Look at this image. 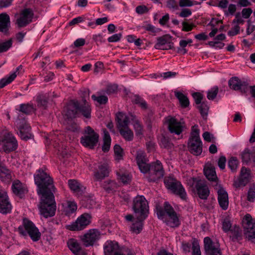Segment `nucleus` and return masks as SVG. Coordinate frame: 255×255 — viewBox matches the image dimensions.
<instances>
[{
    "mask_svg": "<svg viewBox=\"0 0 255 255\" xmlns=\"http://www.w3.org/2000/svg\"><path fill=\"white\" fill-rule=\"evenodd\" d=\"M46 168L42 167L36 171L34 175V182L37 186V193L39 195L49 194L50 192L54 193L56 188L53 185L52 178L45 171Z\"/></svg>",
    "mask_w": 255,
    "mask_h": 255,
    "instance_id": "f257e3e1",
    "label": "nucleus"
},
{
    "mask_svg": "<svg viewBox=\"0 0 255 255\" xmlns=\"http://www.w3.org/2000/svg\"><path fill=\"white\" fill-rule=\"evenodd\" d=\"M40 201L38 205L39 214L44 218L55 216L56 211V203L54 193L40 195Z\"/></svg>",
    "mask_w": 255,
    "mask_h": 255,
    "instance_id": "f03ea898",
    "label": "nucleus"
},
{
    "mask_svg": "<svg viewBox=\"0 0 255 255\" xmlns=\"http://www.w3.org/2000/svg\"><path fill=\"white\" fill-rule=\"evenodd\" d=\"M156 210L158 219L162 220L167 225L174 228L180 225L177 213L168 202H164V208L157 207Z\"/></svg>",
    "mask_w": 255,
    "mask_h": 255,
    "instance_id": "7ed1b4c3",
    "label": "nucleus"
},
{
    "mask_svg": "<svg viewBox=\"0 0 255 255\" xmlns=\"http://www.w3.org/2000/svg\"><path fill=\"white\" fill-rule=\"evenodd\" d=\"M0 145L5 153H10L18 147L17 141L13 134L5 128L0 131Z\"/></svg>",
    "mask_w": 255,
    "mask_h": 255,
    "instance_id": "20e7f679",
    "label": "nucleus"
},
{
    "mask_svg": "<svg viewBox=\"0 0 255 255\" xmlns=\"http://www.w3.org/2000/svg\"><path fill=\"white\" fill-rule=\"evenodd\" d=\"M200 130L197 125L192 127L188 142L189 151L194 155H199L202 152V142L199 136Z\"/></svg>",
    "mask_w": 255,
    "mask_h": 255,
    "instance_id": "39448f33",
    "label": "nucleus"
},
{
    "mask_svg": "<svg viewBox=\"0 0 255 255\" xmlns=\"http://www.w3.org/2000/svg\"><path fill=\"white\" fill-rule=\"evenodd\" d=\"M146 168L145 177L149 182H156L164 176L163 166L159 160L148 164Z\"/></svg>",
    "mask_w": 255,
    "mask_h": 255,
    "instance_id": "423d86ee",
    "label": "nucleus"
},
{
    "mask_svg": "<svg viewBox=\"0 0 255 255\" xmlns=\"http://www.w3.org/2000/svg\"><path fill=\"white\" fill-rule=\"evenodd\" d=\"M132 209L137 217L145 219L149 213L148 203L142 195L136 196L133 200Z\"/></svg>",
    "mask_w": 255,
    "mask_h": 255,
    "instance_id": "0eeeda50",
    "label": "nucleus"
},
{
    "mask_svg": "<svg viewBox=\"0 0 255 255\" xmlns=\"http://www.w3.org/2000/svg\"><path fill=\"white\" fill-rule=\"evenodd\" d=\"M164 183L168 189L170 190L174 194L180 197L181 199L186 200V192L180 181L173 178L166 177L164 179Z\"/></svg>",
    "mask_w": 255,
    "mask_h": 255,
    "instance_id": "6e6552de",
    "label": "nucleus"
},
{
    "mask_svg": "<svg viewBox=\"0 0 255 255\" xmlns=\"http://www.w3.org/2000/svg\"><path fill=\"white\" fill-rule=\"evenodd\" d=\"M110 167L107 162L95 164L93 169L94 181H101L109 175Z\"/></svg>",
    "mask_w": 255,
    "mask_h": 255,
    "instance_id": "1a4fd4ad",
    "label": "nucleus"
},
{
    "mask_svg": "<svg viewBox=\"0 0 255 255\" xmlns=\"http://www.w3.org/2000/svg\"><path fill=\"white\" fill-rule=\"evenodd\" d=\"M244 234L249 240L255 239V223L250 214H247L243 220Z\"/></svg>",
    "mask_w": 255,
    "mask_h": 255,
    "instance_id": "9d476101",
    "label": "nucleus"
},
{
    "mask_svg": "<svg viewBox=\"0 0 255 255\" xmlns=\"http://www.w3.org/2000/svg\"><path fill=\"white\" fill-rule=\"evenodd\" d=\"M101 238V233L96 229H90L84 235L81 236V240L85 247L93 246Z\"/></svg>",
    "mask_w": 255,
    "mask_h": 255,
    "instance_id": "9b49d317",
    "label": "nucleus"
},
{
    "mask_svg": "<svg viewBox=\"0 0 255 255\" xmlns=\"http://www.w3.org/2000/svg\"><path fill=\"white\" fill-rule=\"evenodd\" d=\"M190 181H192V184H195V188L199 197L206 200L210 194V191L205 182L195 178H192Z\"/></svg>",
    "mask_w": 255,
    "mask_h": 255,
    "instance_id": "f8f14e48",
    "label": "nucleus"
},
{
    "mask_svg": "<svg viewBox=\"0 0 255 255\" xmlns=\"http://www.w3.org/2000/svg\"><path fill=\"white\" fill-rule=\"evenodd\" d=\"M91 222V215L88 213H84L70 226L69 229L71 231L82 230L86 228Z\"/></svg>",
    "mask_w": 255,
    "mask_h": 255,
    "instance_id": "ddd939ff",
    "label": "nucleus"
},
{
    "mask_svg": "<svg viewBox=\"0 0 255 255\" xmlns=\"http://www.w3.org/2000/svg\"><path fill=\"white\" fill-rule=\"evenodd\" d=\"M166 122L168 125V128L171 133L179 135L184 129V123L178 121L176 119L170 116L166 118Z\"/></svg>",
    "mask_w": 255,
    "mask_h": 255,
    "instance_id": "4468645a",
    "label": "nucleus"
},
{
    "mask_svg": "<svg viewBox=\"0 0 255 255\" xmlns=\"http://www.w3.org/2000/svg\"><path fill=\"white\" fill-rule=\"evenodd\" d=\"M204 244L206 255H222L219 245L213 242L209 237L204 238Z\"/></svg>",
    "mask_w": 255,
    "mask_h": 255,
    "instance_id": "2eb2a0df",
    "label": "nucleus"
},
{
    "mask_svg": "<svg viewBox=\"0 0 255 255\" xmlns=\"http://www.w3.org/2000/svg\"><path fill=\"white\" fill-rule=\"evenodd\" d=\"M32 21V10L31 8H26L22 9L18 16L17 17L15 24L18 27L26 26Z\"/></svg>",
    "mask_w": 255,
    "mask_h": 255,
    "instance_id": "dca6fc26",
    "label": "nucleus"
},
{
    "mask_svg": "<svg viewBox=\"0 0 255 255\" xmlns=\"http://www.w3.org/2000/svg\"><path fill=\"white\" fill-rule=\"evenodd\" d=\"M15 125L19 130V135L22 139L26 140L30 138L31 127L24 119L21 120L17 118L15 121Z\"/></svg>",
    "mask_w": 255,
    "mask_h": 255,
    "instance_id": "f3484780",
    "label": "nucleus"
},
{
    "mask_svg": "<svg viewBox=\"0 0 255 255\" xmlns=\"http://www.w3.org/2000/svg\"><path fill=\"white\" fill-rule=\"evenodd\" d=\"M192 97L197 105H199L198 108L204 119H206L209 107L206 102L201 103L203 99V95L199 92H195L192 94Z\"/></svg>",
    "mask_w": 255,
    "mask_h": 255,
    "instance_id": "a211bd4d",
    "label": "nucleus"
},
{
    "mask_svg": "<svg viewBox=\"0 0 255 255\" xmlns=\"http://www.w3.org/2000/svg\"><path fill=\"white\" fill-rule=\"evenodd\" d=\"M228 84L231 89L235 91L240 90L242 94L246 93L248 89L247 82L241 81L237 77L231 78L228 81Z\"/></svg>",
    "mask_w": 255,
    "mask_h": 255,
    "instance_id": "6ab92c4d",
    "label": "nucleus"
},
{
    "mask_svg": "<svg viewBox=\"0 0 255 255\" xmlns=\"http://www.w3.org/2000/svg\"><path fill=\"white\" fill-rule=\"evenodd\" d=\"M171 36L166 34L157 38V42L154 45L156 49L168 50L173 48V43L171 41Z\"/></svg>",
    "mask_w": 255,
    "mask_h": 255,
    "instance_id": "aec40b11",
    "label": "nucleus"
},
{
    "mask_svg": "<svg viewBox=\"0 0 255 255\" xmlns=\"http://www.w3.org/2000/svg\"><path fill=\"white\" fill-rule=\"evenodd\" d=\"M12 206L6 192L0 191V213L6 214L11 212Z\"/></svg>",
    "mask_w": 255,
    "mask_h": 255,
    "instance_id": "412c9836",
    "label": "nucleus"
},
{
    "mask_svg": "<svg viewBox=\"0 0 255 255\" xmlns=\"http://www.w3.org/2000/svg\"><path fill=\"white\" fill-rule=\"evenodd\" d=\"M17 231L20 236L25 237L28 235L32 239V222L26 218H23L22 225Z\"/></svg>",
    "mask_w": 255,
    "mask_h": 255,
    "instance_id": "4be33fe9",
    "label": "nucleus"
},
{
    "mask_svg": "<svg viewBox=\"0 0 255 255\" xmlns=\"http://www.w3.org/2000/svg\"><path fill=\"white\" fill-rule=\"evenodd\" d=\"M105 255H120L122 251L118 243L115 241H107L104 246Z\"/></svg>",
    "mask_w": 255,
    "mask_h": 255,
    "instance_id": "5701e85b",
    "label": "nucleus"
},
{
    "mask_svg": "<svg viewBox=\"0 0 255 255\" xmlns=\"http://www.w3.org/2000/svg\"><path fill=\"white\" fill-rule=\"evenodd\" d=\"M250 179V170L243 167L241 169L239 179L234 182V186L236 188L245 186L249 182Z\"/></svg>",
    "mask_w": 255,
    "mask_h": 255,
    "instance_id": "b1692460",
    "label": "nucleus"
},
{
    "mask_svg": "<svg viewBox=\"0 0 255 255\" xmlns=\"http://www.w3.org/2000/svg\"><path fill=\"white\" fill-rule=\"evenodd\" d=\"M99 134L92 135L82 136L80 138V142L85 147L93 148L97 144L99 140Z\"/></svg>",
    "mask_w": 255,
    "mask_h": 255,
    "instance_id": "393cba45",
    "label": "nucleus"
},
{
    "mask_svg": "<svg viewBox=\"0 0 255 255\" xmlns=\"http://www.w3.org/2000/svg\"><path fill=\"white\" fill-rule=\"evenodd\" d=\"M218 200L220 207L224 210H226L229 206L228 194L222 187L218 190Z\"/></svg>",
    "mask_w": 255,
    "mask_h": 255,
    "instance_id": "a878e982",
    "label": "nucleus"
},
{
    "mask_svg": "<svg viewBox=\"0 0 255 255\" xmlns=\"http://www.w3.org/2000/svg\"><path fill=\"white\" fill-rule=\"evenodd\" d=\"M136 160L140 171L145 174L146 167L149 164L147 163L146 154L143 150H139L137 151Z\"/></svg>",
    "mask_w": 255,
    "mask_h": 255,
    "instance_id": "bb28decb",
    "label": "nucleus"
},
{
    "mask_svg": "<svg viewBox=\"0 0 255 255\" xmlns=\"http://www.w3.org/2000/svg\"><path fill=\"white\" fill-rule=\"evenodd\" d=\"M11 189L13 193L21 198L27 192L26 186L18 180L13 182Z\"/></svg>",
    "mask_w": 255,
    "mask_h": 255,
    "instance_id": "cd10ccee",
    "label": "nucleus"
},
{
    "mask_svg": "<svg viewBox=\"0 0 255 255\" xmlns=\"http://www.w3.org/2000/svg\"><path fill=\"white\" fill-rule=\"evenodd\" d=\"M74 107L78 109V111L81 113L84 117L87 119L90 118L91 108L85 99L84 100V103H82L81 104L78 101H75Z\"/></svg>",
    "mask_w": 255,
    "mask_h": 255,
    "instance_id": "c85d7f7f",
    "label": "nucleus"
},
{
    "mask_svg": "<svg viewBox=\"0 0 255 255\" xmlns=\"http://www.w3.org/2000/svg\"><path fill=\"white\" fill-rule=\"evenodd\" d=\"M10 27L9 16L6 13L0 14V32L4 34L8 32Z\"/></svg>",
    "mask_w": 255,
    "mask_h": 255,
    "instance_id": "c756f323",
    "label": "nucleus"
},
{
    "mask_svg": "<svg viewBox=\"0 0 255 255\" xmlns=\"http://www.w3.org/2000/svg\"><path fill=\"white\" fill-rule=\"evenodd\" d=\"M63 212L66 216H70L75 212L77 209V205L74 201L67 200L62 203Z\"/></svg>",
    "mask_w": 255,
    "mask_h": 255,
    "instance_id": "7c9ffc66",
    "label": "nucleus"
},
{
    "mask_svg": "<svg viewBox=\"0 0 255 255\" xmlns=\"http://www.w3.org/2000/svg\"><path fill=\"white\" fill-rule=\"evenodd\" d=\"M0 178L4 182L9 181L11 178L9 170L5 167L3 163L0 161Z\"/></svg>",
    "mask_w": 255,
    "mask_h": 255,
    "instance_id": "2f4dec72",
    "label": "nucleus"
},
{
    "mask_svg": "<svg viewBox=\"0 0 255 255\" xmlns=\"http://www.w3.org/2000/svg\"><path fill=\"white\" fill-rule=\"evenodd\" d=\"M204 172L205 175L209 180L215 181L217 179L214 167L212 166L206 167L204 168Z\"/></svg>",
    "mask_w": 255,
    "mask_h": 255,
    "instance_id": "473e14b6",
    "label": "nucleus"
},
{
    "mask_svg": "<svg viewBox=\"0 0 255 255\" xmlns=\"http://www.w3.org/2000/svg\"><path fill=\"white\" fill-rule=\"evenodd\" d=\"M104 132V137H103V141L104 143L102 146V150L106 152H108L111 146V138L109 132L106 129H103Z\"/></svg>",
    "mask_w": 255,
    "mask_h": 255,
    "instance_id": "72a5a7b5",
    "label": "nucleus"
},
{
    "mask_svg": "<svg viewBox=\"0 0 255 255\" xmlns=\"http://www.w3.org/2000/svg\"><path fill=\"white\" fill-rule=\"evenodd\" d=\"M118 120V128L120 130V128H128V125L129 123L128 118L125 116L123 114L120 113L117 117Z\"/></svg>",
    "mask_w": 255,
    "mask_h": 255,
    "instance_id": "f704fd0d",
    "label": "nucleus"
},
{
    "mask_svg": "<svg viewBox=\"0 0 255 255\" xmlns=\"http://www.w3.org/2000/svg\"><path fill=\"white\" fill-rule=\"evenodd\" d=\"M144 220L140 217H137V221L133 223L130 227L131 231L136 234L140 233L143 228V221Z\"/></svg>",
    "mask_w": 255,
    "mask_h": 255,
    "instance_id": "c9c22d12",
    "label": "nucleus"
},
{
    "mask_svg": "<svg viewBox=\"0 0 255 255\" xmlns=\"http://www.w3.org/2000/svg\"><path fill=\"white\" fill-rule=\"evenodd\" d=\"M231 235L230 238L233 242H239L242 240V230L239 227L235 226L233 230H231Z\"/></svg>",
    "mask_w": 255,
    "mask_h": 255,
    "instance_id": "e433bc0d",
    "label": "nucleus"
},
{
    "mask_svg": "<svg viewBox=\"0 0 255 255\" xmlns=\"http://www.w3.org/2000/svg\"><path fill=\"white\" fill-rule=\"evenodd\" d=\"M68 185L70 189L74 193H81L82 186L78 181L74 179H70L68 180Z\"/></svg>",
    "mask_w": 255,
    "mask_h": 255,
    "instance_id": "4c0bfd02",
    "label": "nucleus"
},
{
    "mask_svg": "<svg viewBox=\"0 0 255 255\" xmlns=\"http://www.w3.org/2000/svg\"><path fill=\"white\" fill-rule=\"evenodd\" d=\"M175 96L178 99L181 106L185 108L189 105V101L186 96L180 92H175Z\"/></svg>",
    "mask_w": 255,
    "mask_h": 255,
    "instance_id": "58836bf2",
    "label": "nucleus"
},
{
    "mask_svg": "<svg viewBox=\"0 0 255 255\" xmlns=\"http://www.w3.org/2000/svg\"><path fill=\"white\" fill-rule=\"evenodd\" d=\"M48 95L47 94H39L36 97V102L38 106L46 109L48 104Z\"/></svg>",
    "mask_w": 255,
    "mask_h": 255,
    "instance_id": "ea45409f",
    "label": "nucleus"
},
{
    "mask_svg": "<svg viewBox=\"0 0 255 255\" xmlns=\"http://www.w3.org/2000/svg\"><path fill=\"white\" fill-rule=\"evenodd\" d=\"M119 132L125 140L131 141L133 139V133L129 128H120Z\"/></svg>",
    "mask_w": 255,
    "mask_h": 255,
    "instance_id": "a19ab883",
    "label": "nucleus"
},
{
    "mask_svg": "<svg viewBox=\"0 0 255 255\" xmlns=\"http://www.w3.org/2000/svg\"><path fill=\"white\" fill-rule=\"evenodd\" d=\"M74 101H73L66 108L65 115L68 119H72L76 116L78 109L74 107Z\"/></svg>",
    "mask_w": 255,
    "mask_h": 255,
    "instance_id": "79ce46f5",
    "label": "nucleus"
},
{
    "mask_svg": "<svg viewBox=\"0 0 255 255\" xmlns=\"http://www.w3.org/2000/svg\"><path fill=\"white\" fill-rule=\"evenodd\" d=\"M102 186L107 192L110 193L118 188V184L114 181L107 180L102 183Z\"/></svg>",
    "mask_w": 255,
    "mask_h": 255,
    "instance_id": "37998d69",
    "label": "nucleus"
},
{
    "mask_svg": "<svg viewBox=\"0 0 255 255\" xmlns=\"http://www.w3.org/2000/svg\"><path fill=\"white\" fill-rule=\"evenodd\" d=\"M67 244L69 249L74 255L81 249L79 244L75 239H70Z\"/></svg>",
    "mask_w": 255,
    "mask_h": 255,
    "instance_id": "c03bdc74",
    "label": "nucleus"
},
{
    "mask_svg": "<svg viewBox=\"0 0 255 255\" xmlns=\"http://www.w3.org/2000/svg\"><path fill=\"white\" fill-rule=\"evenodd\" d=\"M133 126L137 136L142 135L143 134V126L141 123L137 120L133 122Z\"/></svg>",
    "mask_w": 255,
    "mask_h": 255,
    "instance_id": "a18cd8bd",
    "label": "nucleus"
},
{
    "mask_svg": "<svg viewBox=\"0 0 255 255\" xmlns=\"http://www.w3.org/2000/svg\"><path fill=\"white\" fill-rule=\"evenodd\" d=\"M16 77L15 72L11 74L8 77L2 78L0 80V89L10 83Z\"/></svg>",
    "mask_w": 255,
    "mask_h": 255,
    "instance_id": "49530a36",
    "label": "nucleus"
},
{
    "mask_svg": "<svg viewBox=\"0 0 255 255\" xmlns=\"http://www.w3.org/2000/svg\"><path fill=\"white\" fill-rule=\"evenodd\" d=\"M160 145L161 147L169 149L173 147V144L170 141L168 137L165 136H162L161 137Z\"/></svg>",
    "mask_w": 255,
    "mask_h": 255,
    "instance_id": "de8ad7c7",
    "label": "nucleus"
},
{
    "mask_svg": "<svg viewBox=\"0 0 255 255\" xmlns=\"http://www.w3.org/2000/svg\"><path fill=\"white\" fill-rule=\"evenodd\" d=\"M19 112L28 115L32 111V106L29 104H22L19 105V109H16Z\"/></svg>",
    "mask_w": 255,
    "mask_h": 255,
    "instance_id": "09e8293b",
    "label": "nucleus"
},
{
    "mask_svg": "<svg viewBox=\"0 0 255 255\" xmlns=\"http://www.w3.org/2000/svg\"><path fill=\"white\" fill-rule=\"evenodd\" d=\"M192 255H201L200 247L197 240L194 239L192 243Z\"/></svg>",
    "mask_w": 255,
    "mask_h": 255,
    "instance_id": "8fccbe9b",
    "label": "nucleus"
},
{
    "mask_svg": "<svg viewBox=\"0 0 255 255\" xmlns=\"http://www.w3.org/2000/svg\"><path fill=\"white\" fill-rule=\"evenodd\" d=\"M219 92V88L217 86L212 88L207 92V98L209 100H213L216 97Z\"/></svg>",
    "mask_w": 255,
    "mask_h": 255,
    "instance_id": "3c124183",
    "label": "nucleus"
},
{
    "mask_svg": "<svg viewBox=\"0 0 255 255\" xmlns=\"http://www.w3.org/2000/svg\"><path fill=\"white\" fill-rule=\"evenodd\" d=\"M12 44L11 39L0 43V53L7 51L11 47Z\"/></svg>",
    "mask_w": 255,
    "mask_h": 255,
    "instance_id": "603ef678",
    "label": "nucleus"
},
{
    "mask_svg": "<svg viewBox=\"0 0 255 255\" xmlns=\"http://www.w3.org/2000/svg\"><path fill=\"white\" fill-rule=\"evenodd\" d=\"M114 152L116 156V158L117 160H120L122 158L124 154V152L122 148L120 145L116 144L114 146Z\"/></svg>",
    "mask_w": 255,
    "mask_h": 255,
    "instance_id": "864d4df0",
    "label": "nucleus"
},
{
    "mask_svg": "<svg viewBox=\"0 0 255 255\" xmlns=\"http://www.w3.org/2000/svg\"><path fill=\"white\" fill-rule=\"evenodd\" d=\"M253 152H250L249 149H246L242 154L243 161L248 163L251 161V157Z\"/></svg>",
    "mask_w": 255,
    "mask_h": 255,
    "instance_id": "5fc2aeb1",
    "label": "nucleus"
},
{
    "mask_svg": "<svg viewBox=\"0 0 255 255\" xmlns=\"http://www.w3.org/2000/svg\"><path fill=\"white\" fill-rule=\"evenodd\" d=\"M247 200L250 202H254L255 200V186L250 187L247 195Z\"/></svg>",
    "mask_w": 255,
    "mask_h": 255,
    "instance_id": "6e6d98bb",
    "label": "nucleus"
},
{
    "mask_svg": "<svg viewBox=\"0 0 255 255\" xmlns=\"http://www.w3.org/2000/svg\"><path fill=\"white\" fill-rule=\"evenodd\" d=\"M238 164V161L236 157H232L228 161V166L232 171H235L237 169Z\"/></svg>",
    "mask_w": 255,
    "mask_h": 255,
    "instance_id": "4d7b16f0",
    "label": "nucleus"
},
{
    "mask_svg": "<svg viewBox=\"0 0 255 255\" xmlns=\"http://www.w3.org/2000/svg\"><path fill=\"white\" fill-rule=\"evenodd\" d=\"M92 99L97 101L100 104H105L108 102V97L106 96L102 95L100 96H96L95 95L92 96Z\"/></svg>",
    "mask_w": 255,
    "mask_h": 255,
    "instance_id": "13d9d810",
    "label": "nucleus"
},
{
    "mask_svg": "<svg viewBox=\"0 0 255 255\" xmlns=\"http://www.w3.org/2000/svg\"><path fill=\"white\" fill-rule=\"evenodd\" d=\"M236 10V5L234 4H230L228 7V9L224 11L225 15L227 16L229 15H233L236 14L235 12Z\"/></svg>",
    "mask_w": 255,
    "mask_h": 255,
    "instance_id": "bf43d9fd",
    "label": "nucleus"
},
{
    "mask_svg": "<svg viewBox=\"0 0 255 255\" xmlns=\"http://www.w3.org/2000/svg\"><path fill=\"white\" fill-rule=\"evenodd\" d=\"M180 47L178 48L177 53L181 54H185L187 53V50L185 47L187 45L186 40H181L179 42Z\"/></svg>",
    "mask_w": 255,
    "mask_h": 255,
    "instance_id": "052dcab7",
    "label": "nucleus"
},
{
    "mask_svg": "<svg viewBox=\"0 0 255 255\" xmlns=\"http://www.w3.org/2000/svg\"><path fill=\"white\" fill-rule=\"evenodd\" d=\"M235 18L233 20L232 23L236 24V25L243 24L245 23V20L243 19L241 12H238L235 14Z\"/></svg>",
    "mask_w": 255,
    "mask_h": 255,
    "instance_id": "680f3d73",
    "label": "nucleus"
},
{
    "mask_svg": "<svg viewBox=\"0 0 255 255\" xmlns=\"http://www.w3.org/2000/svg\"><path fill=\"white\" fill-rule=\"evenodd\" d=\"M41 233L38 228L33 224V242H37L41 238Z\"/></svg>",
    "mask_w": 255,
    "mask_h": 255,
    "instance_id": "e2e57ef3",
    "label": "nucleus"
},
{
    "mask_svg": "<svg viewBox=\"0 0 255 255\" xmlns=\"http://www.w3.org/2000/svg\"><path fill=\"white\" fill-rule=\"evenodd\" d=\"M232 227V224L229 219H224L222 224V229L225 232L229 231Z\"/></svg>",
    "mask_w": 255,
    "mask_h": 255,
    "instance_id": "0e129e2a",
    "label": "nucleus"
},
{
    "mask_svg": "<svg viewBox=\"0 0 255 255\" xmlns=\"http://www.w3.org/2000/svg\"><path fill=\"white\" fill-rule=\"evenodd\" d=\"M182 24L183 26L182 30L184 31H190L192 30L194 27H196L194 24H190L186 21L182 22Z\"/></svg>",
    "mask_w": 255,
    "mask_h": 255,
    "instance_id": "69168bd1",
    "label": "nucleus"
},
{
    "mask_svg": "<svg viewBox=\"0 0 255 255\" xmlns=\"http://www.w3.org/2000/svg\"><path fill=\"white\" fill-rule=\"evenodd\" d=\"M253 12V10L251 8H243L241 12V15L244 18H249Z\"/></svg>",
    "mask_w": 255,
    "mask_h": 255,
    "instance_id": "338daca9",
    "label": "nucleus"
},
{
    "mask_svg": "<svg viewBox=\"0 0 255 255\" xmlns=\"http://www.w3.org/2000/svg\"><path fill=\"white\" fill-rule=\"evenodd\" d=\"M118 90L117 85H108L106 88V93L108 94H112L116 93Z\"/></svg>",
    "mask_w": 255,
    "mask_h": 255,
    "instance_id": "774afa93",
    "label": "nucleus"
}]
</instances>
